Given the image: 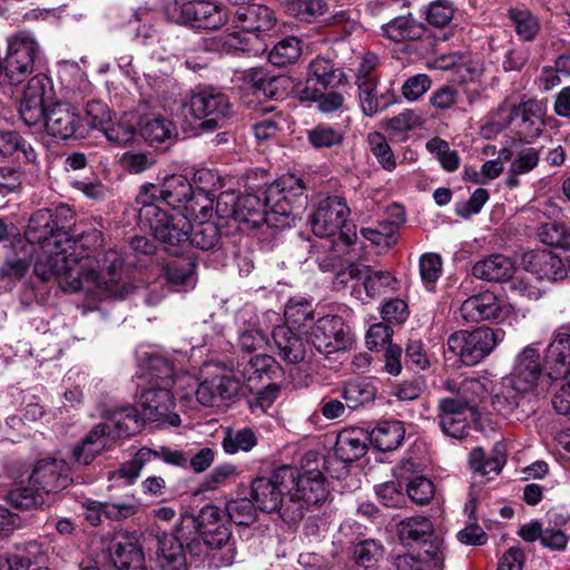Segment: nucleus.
Here are the masks:
<instances>
[{
    "instance_id": "69168bd1",
    "label": "nucleus",
    "mask_w": 570,
    "mask_h": 570,
    "mask_svg": "<svg viewBox=\"0 0 570 570\" xmlns=\"http://www.w3.org/2000/svg\"><path fill=\"white\" fill-rule=\"evenodd\" d=\"M142 549L127 537L116 539L110 547V559L115 567L120 570L126 568L127 563L134 559L135 552H141Z\"/></svg>"
},
{
    "instance_id": "9d476101",
    "label": "nucleus",
    "mask_w": 570,
    "mask_h": 570,
    "mask_svg": "<svg viewBox=\"0 0 570 570\" xmlns=\"http://www.w3.org/2000/svg\"><path fill=\"white\" fill-rule=\"evenodd\" d=\"M188 107L198 121L195 127L200 132H213L223 128L232 112L228 97L214 88H204L194 92Z\"/></svg>"
},
{
    "instance_id": "c03bdc74",
    "label": "nucleus",
    "mask_w": 570,
    "mask_h": 570,
    "mask_svg": "<svg viewBox=\"0 0 570 570\" xmlns=\"http://www.w3.org/2000/svg\"><path fill=\"white\" fill-rule=\"evenodd\" d=\"M493 454L487 456L483 449L475 448L470 453V466L482 476L490 475L491 473L498 474L505 463L502 445L495 444Z\"/></svg>"
},
{
    "instance_id": "393cba45",
    "label": "nucleus",
    "mask_w": 570,
    "mask_h": 570,
    "mask_svg": "<svg viewBox=\"0 0 570 570\" xmlns=\"http://www.w3.org/2000/svg\"><path fill=\"white\" fill-rule=\"evenodd\" d=\"M200 542H193L189 539H180L177 529L174 534L164 535L158 541L157 564L160 570H188L185 550L196 553Z\"/></svg>"
},
{
    "instance_id": "1a4fd4ad",
    "label": "nucleus",
    "mask_w": 570,
    "mask_h": 570,
    "mask_svg": "<svg viewBox=\"0 0 570 570\" xmlns=\"http://www.w3.org/2000/svg\"><path fill=\"white\" fill-rule=\"evenodd\" d=\"M40 59V46L36 38L27 31H21L8 41V51L3 65V79L10 85L21 83L35 71Z\"/></svg>"
},
{
    "instance_id": "0e129e2a",
    "label": "nucleus",
    "mask_w": 570,
    "mask_h": 570,
    "mask_svg": "<svg viewBox=\"0 0 570 570\" xmlns=\"http://www.w3.org/2000/svg\"><path fill=\"white\" fill-rule=\"evenodd\" d=\"M424 13L429 24L444 28L452 21L455 9L450 0H435L426 7Z\"/></svg>"
},
{
    "instance_id": "58836bf2",
    "label": "nucleus",
    "mask_w": 570,
    "mask_h": 570,
    "mask_svg": "<svg viewBox=\"0 0 570 570\" xmlns=\"http://www.w3.org/2000/svg\"><path fill=\"white\" fill-rule=\"evenodd\" d=\"M434 525L432 521L423 515L405 518L397 524V534L404 544L420 543L433 535Z\"/></svg>"
},
{
    "instance_id": "4be33fe9",
    "label": "nucleus",
    "mask_w": 570,
    "mask_h": 570,
    "mask_svg": "<svg viewBox=\"0 0 570 570\" xmlns=\"http://www.w3.org/2000/svg\"><path fill=\"white\" fill-rule=\"evenodd\" d=\"M276 24L272 9L263 4H247L230 12L229 26L242 32L253 33L257 38L271 31Z\"/></svg>"
},
{
    "instance_id": "2f4dec72",
    "label": "nucleus",
    "mask_w": 570,
    "mask_h": 570,
    "mask_svg": "<svg viewBox=\"0 0 570 570\" xmlns=\"http://www.w3.org/2000/svg\"><path fill=\"white\" fill-rule=\"evenodd\" d=\"M220 520H223V517L219 508L208 504L203 507L197 515H181L180 523L176 527L177 533H179L180 539L199 542L197 540V531L199 529H209V525H215Z\"/></svg>"
},
{
    "instance_id": "e433bc0d",
    "label": "nucleus",
    "mask_w": 570,
    "mask_h": 570,
    "mask_svg": "<svg viewBox=\"0 0 570 570\" xmlns=\"http://www.w3.org/2000/svg\"><path fill=\"white\" fill-rule=\"evenodd\" d=\"M368 435L361 430L338 434L334 453L342 462H354L366 453Z\"/></svg>"
},
{
    "instance_id": "c9c22d12",
    "label": "nucleus",
    "mask_w": 570,
    "mask_h": 570,
    "mask_svg": "<svg viewBox=\"0 0 570 570\" xmlns=\"http://www.w3.org/2000/svg\"><path fill=\"white\" fill-rule=\"evenodd\" d=\"M404 435L405 429L402 422L384 421L371 431L368 440L379 451L389 452L401 445Z\"/></svg>"
},
{
    "instance_id": "ddd939ff",
    "label": "nucleus",
    "mask_w": 570,
    "mask_h": 570,
    "mask_svg": "<svg viewBox=\"0 0 570 570\" xmlns=\"http://www.w3.org/2000/svg\"><path fill=\"white\" fill-rule=\"evenodd\" d=\"M193 185L186 176L170 175L159 186L150 183L140 186L136 203L145 207L159 206L158 203L163 202L176 209L193 196Z\"/></svg>"
},
{
    "instance_id": "4c0bfd02",
    "label": "nucleus",
    "mask_w": 570,
    "mask_h": 570,
    "mask_svg": "<svg viewBox=\"0 0 570 570\" xmlns=\"http://www.w3.org/2000/svg\"><path fill=\"white\" fill-rule=\"evenodd\" d=\"M196 262L191 256H183L167 262L161 273L166 282L176 291L194 283Z\"/></svg>"
},
{
    "instance_id": "a211bd4d",
    "label": "nucleus",
    "mask_w": 570,
    "mask_h": 570,
    "mask_svg": "<svg viewBox=\"0 0 570 570\" xmlns=\"http://www.w3.org/2000/svg\"><path fill=\"white\" fill-rule=\"evenodd\" d=\"M52 214L49 208L36 210L29 218L24 230V237L30 244H38L41 247V254L36 259L35 265L39 262H46L49 250H60L63 242L58 239L57 225L53 224Z\"/></svg>"
},
{
    "instance_id": "13d9d810",
    "label": "nucleus",
    "mask_w": 570,
    "mask_h": 570,
    "mask_svg": "<svg viewBox=\"0 0 570 570\" xmlns=\"http://www.w3.org/2000/svg\"><path fill=\"white\" fill-rule=\"evenodd\" d=\"M256 444L257 438L255 433L248 428L236 431L228 429L225 432V436L222 442L224 451L229 454H234L238 451L247 452L252 450Z\"/></svg>"
},
{
    "instance_id": "052dcab7",
    "label": "nucleus",
    "mask_w": 570,
    "mask_h": 570,
    "mask_svg": "<svg viewBox=\"0 0 570 570\" xmlns=\"http://www.w3.org/2000/svg\"><path fill=\"white\" fill-rule=\"evenodd\" d=\"M367 142L371 153L377 159L380 165L385 170L392 171L396 167V159L384 135L379 131L370 132L367 136Z\"/></svg>"
},
{
    "instance_id": "b1692460",
    "label": "nucleus",
    "mask_w": 570,
    "mask_h": 570,
    "mask_svg": "<svg viewBox=\"0 0 570 570\" xmlns=\"http://www.w3.org/2000/svg\"><path fill=\"white\" fill-rule=\"evenodd\" d=\"M520 264L539 279L557 282L568 276L566 263L551 250L534 249L523 253Z\"/></svg>"
},
{
    "instance_id": "de8ad7c7",
    "label": "nucleus",
    "mask_w": 570,
    "mask_h": 570,
    "mask_svg": "<svg viewBox=\"0 0 570 570\" xmlns=\"http://www.w3.org/2000/svg\"><path fill=\"white\" fill-rule=\"evenodd\" d=\"M242 80L246 89L253 90L254 94L262 92L265 97L273 98L274 89L281 81L278 77H271L263 68H253L244 71Z\"/></svg>"
},
{
    "instance_id": "37998d69",
    "label": "nucleus",
    "mask_w": 570,
    "mask_h": 570,
    "mask_svg": "<svg viewBox=\"0 0 570 570\" xmlns=\"http://www.w3.org/2000/svg\"><path fill=\"white\" fill-rule=\"evenodd\" d=\"M220 232L217 223L212 220L191 223V228L188 233L189 247L210 250L218 244Z\"/></svg>"
},
{
    "instance_id": "c85d7f7f",
    "label": "nucleus",
    "mask_w": 570,
    "mask_h": 570,
    "mask_svg": "<svg viewBox=\"0 0 570 570\" xmlns=\"http://www.w3.org/2000/svg\"><path fill=\"white\" fill-rule=\"evenodd\" d=\"M459 312L465 322L478 323L498 318L501 313V305L493 293L484 292L466 298Z\"/></svg>"
},
{
    "instance_id": "6ab92c4d",
    "label": "nucleus",
    "mask_w": 570,
    "mask_h": 570,
    "mask_svg": "<svg viewBox=\"0 0 570 570\" xmlns=\"http://www.w3.org/2000/svg\"><path fill=\"white\" fill-rule=\"evenodd\" d=\"M238 222L252 228L258 227L263 223L283 228L275 208H272V200H267V187L257 193L238 196Z\"/></svg>"
},
{
    "instance_id": "aec40b11",
    "label": "nucleus",
    "mask_w": 570,
    "mask_h": 570,
    "mask_svg": "<svg viewBox=\"0 0 570 570\" xmlns=\"http://www.w3.org/2000/svg\"><path fill=\"white\" fill-rule=\"evenodd\" d=\"M346 82L343 69L333 60L318 56L309 62L305 86L299 90V98L315 97V90L336 88Z\"/></svg>"
},
{
    "instance_id": "bb28decb",
    "label": "nucleus",
    "mask_w": 570,
    "mask_h": 570,
    "mask_svg": "<svg viewBox=\"0 0 570 570\" xmlns=\"http://www.w3.org/2000/svg\"><path fill=\"white\" fill-rule=\"evenodd\" d=\"M510 121L515 124L520 140H530L541 135L544 128L543 112L539 102L529 100L514 106L510 112Z\"/></svg>"
},
{
    "instance_id": "7c9ffc66",
    "label": "nucleus",
    "mask_w": 570,
    "mask_h": 570,
    "mask_svg": "<svg viewBox=\"0 0 570 570\" xmlns=\"http://www.w3.org/2000/svg\"><path fill=\"white\" fill-rule=\"evenodd\" d=\"M515 271L514 262L502 254H493L478 261L472 267V274L487 282L509 281Z\"/></svg>"
},
{
    "instance_id": "7ed1b4c3",
    "label": "nucleus",
    "mask_w": 570,
    "mask_h": 570,
    "mask_svg": "<svg viewBox=\"0 0 570 570\" xmlns=\"http://www.w3.org/2000/svg\"><path fill=\"white\" fill-rule=\"evenodd\" d=\"M441 389L451 395L438 401L439 426L445 435L462 440L471 430L468 412H473L487 399V384L476 377L448 379Z\"/></svg>"
},
{
    "instance_id": "bf43d9fd",
    "label": "nucleus",
    "mask_w": 570,
    "mask_h": 570,
    "mask_svg": "<svg viewBox=\"0 0 570 570\" xmlns=\"http://www.w3.org/2000/svg\"><path fill=\"white\" fill-rule=\"evenodd\" d=\"M307 140L315 148H331L343 142L344 131L337 127L320 124L308 130Z\"/></svg>"
},
{
    "instance_id": "9b49d317",
    "label": "nucleus",
    "mask_w": 570,
    "mask_h": 570,
    "mask_svg": "<svg viewBox=\"0 0 570 570\" xmlns=\"http://www.w3.org/2000/svg\"><path fill=\"white\" fill-rule=\"evenodd\" d=\"M350 214V208L344 198L331 196L321 200L317 208L311 214L309 222L313 233L318 237L334 236L340 232L338 238L347 246L355 243L357 236L355 232H343L342 227Z\"/></svg>"
},
{
    "instance_id": "603ef678",
    "label": "nucleus",
    "mask_w": 570,
    "mask_h": 570,
    "mask_svg": "<svg viewBox=\"0 0 570 570\" xmlns=\"http://www.w3.org/2000/svg\"><path fill=\"white\" fill-rule=\"evenodd\" d=\"M8 502L16 509L30 510L43 504L45 499L42 492L36 487L30 484L20 485L10 490L7 494Z\"/></svg>"
},
{
    "instance_id": "39448f33",
    "label": "nucleus",
    "mask_w": 570,
    "mask_h": 570,
    "mask_svg": "<svg viewBox=\"0 0 570 570\" xmlns=\"http://www.w3.org/2000/svg\"><path fill=\"white\" fill-rule=\"evenodd\" d=\"M327 495L328 489L320 470L299 473L294 469V481L291 482L283 520L288 523L301 521L309 507L323 503Z\"/></svg>"
},
{
    "instance_id": "774afa93",
    "label": "nucleus",
    "mask_w": 570,
    "mask_h": 570,
    "mask_svg": "<svg viewBox=\"0 0 570 570\" xmlns=\"http://www.w3.org/2000/svg\"><path fill=\"white\" fill-rule=\"evenodd\" d=\"M202 537L204 543L213 549H220L228 546L232 538V529L223 520L209 525V529H199L197 537Z\"/></svg>"
},
{
    "instance_id": "8fccbe9b",
    "label": "nucleus",
    "mask_w": 570,
    "mask_h": 570,
    "mask_svg": "<svg viewBox=\"0 0 570 570\" xmlns=\"http://www.w3.org/2000/svg\"><path fill=\"white\" fill-rule=\"evenodd\" d=\"M111 417L112 411L105 415V421L102 423L95 425L89 431L82 440L83 444H87L101 453V451L107 446L108 441L117 438H127L128 435H120L117 433Z\"/></svg>"
},
{
    "instance_id": "0eeeda50",
    "label": "nucleus",
    "mask_w": 570,
    "mask_h": 570,
    "mask_svg": "<svg viewBox=\"0 0 570 570\" xmlns=\"http://www.w3.org/2000/svg\"><path fill=\"white\" fill-rule=\"evenodd\" d=\"M503 333L490 327L456 331L448 338V347L468 366L476 365L492 353Z\"/></svg>"
},
{
    "instance_id": "e2e57ef3",
    "label": "nucleus",
    "mask_w": 570,
    "mask_h": 570,
    "mask_svg": "<svg viewBox=\"0 0 570 570\" xmlns=\"http://www.w3.org/2000/svg\"><path fill=\"white\" fill-rule=\"evenodd\" d=\"M203 24L205 30H217L229 24L230 12L222 3L203 0Z\"/></svg>"
},
{
    "instance_id": "f03ea898",
    "label": "nucleus",
    "mask_w": 570,
    "mask_h": 570,
    "mask_svg": "<svg viewBox=\"0 0 570 570\" xmlns=\"http://www.w3.org/2000/svg\"><path fill=\"white\" fill-rule=\"evenodd\" d=\"M160 383L155 382L140 394L138 406H122L112 410L111 421L120 435L136 434L144 423L164 421L173 426L180 424V417L173 412L175 399L173 385V367L164 362Z\"/></svg>"
},
{
    "instance_id": "3c124183",
    "label": "nucleus",
    "mask_w": 570,
    "mask_h": 570,
    "mask_svg": "<svg viewBox=\"0 0 570 570\" xmlns=\"http://www.w3.org/2000/svg\"><path fill=\"white\" fill-rule=\"evenodd\" d=\"M291 16L304 22H314L327 13L325 0H293L287 6Z\"/></svg>"
},
{
    "instance_id": "2eb2a0df",
    "label": "nucleus",
    "mask_w": 570,
    "mask_h": 570,
    "mask_svg": "<svg viewBox=\"0 0 570 570\" xmlns=\"http://www.w3.org/2000/svg\"><path fill=\"white\" fill-rule=\"evenodd\" d=\"M505 377L537 399L547 390L548 381L542 372L540 353L532 346L524 347L517 355L512 372Z\"/></svg>"
},
{
    "instance_id": "f8f14e48",
    "label": "nucleus",
    "mask_w": 570,
    "mask_h": 570,
    "mask_svg": "<svg viewBox=\"0 0 570 570\" xmlns=\"http://www.w3.org/2000/svg\"><path fill=\"white\" fill-rule=\"evenodd\" d=\"M492 393L493 409L504 417L523 421L535 412L538 399L505 376Z\"/></svg>"
},
{
    "instance_id": "f704fd0d",
    "label": "nucleus",
    "mask_w": 570,
    "mask_h": 570,
    "mask_svg": "<svg viewBox=\"0 0 570 570\" xmlns=\"http://www.w3.org/2000/svg\"><path fill=\"white\" fill-rule=\"evenodd\" d=\"M141 137L151 146L170 141L177 135L175 125L160 115H147L139 122Z\"/></svg>"
},
{
    "instance_id": "5fc2aeb1",
    "label": "nucleus",
    "mask_w": 570,
    "mask_h": 570,
    "mask_svg": "<svg viewBox=\"0 0 570 570\" xmlns=\"http://www.w3.org/2000/svg\"><path fill=\"white\" fill-rule=\"evenodd\" d=\"M314 316L312 303L304 297L291 298L284 308L285 326L302 327L308 320Z\"/></svg>"
},
{
    "instance_id": "412c9836",
    "label": "nucleus",
    "mask_w": 570,
    "mask_h": 570,
    "mask_svg": "<svg viewBox=\"0 0 570 570\" xmlns=\"http://www.w3.org/2000/svg\"><path fill=\"white\" fill-rule=\"evenodd\" d=\"M29 482L36 485L42 494L58 493L68 488L72 479L69 473V465L63 460L46 459L40 460L33 466Z\"/></svg>"
},
{
    "instance_id": "a878e982",
    "label": "nucleus",
    "mask_w": 570,
    "mask_h": 570,
    "mask_svg": "<svg viewBox=\"0 0 570 570\" xmlns=\"http://www.w3.org/2000/svg\"><path fill=\"white\" fill-rule=\"evenodd\" d=\"M159 459L167 464L176 466H186L188 464V455L181 451L171 450L166 446H159V449L144 446L136 452L131 460L121 465L119 473L121 476L132 481L138 478L147 463Z\"/></svg>"
},
{
    "instance_id": "473e14b6",
    "label": "nucleus",
    "mask_w": 570,
    "mask_h": 570,
    "mask_svg": "<svg viewBox=\"0 0 570 570\" xmlns=\"http://www.w3.org/2000/svg\"><path fill=\"white\" fill-rule=\"evenodd\" d=\"M203 8V0L184 2L179 0H167L164 12L167 19L173 22L204 29Z\"/></svg>"
},
{
    "instance_id": "680f3d73",
    "label": "nucleus",
    "mask_w": 570,
    "mask_h": 570,
    "mask_svg": "<svg viewBox=\"0 0 570 570\" xmlns=\"http://www.w3.org/2000/svg\"><path fill=\"white\" fill-rule=\"evenodd\" d=\"M366 273L362 277L363 286L368 297H374L384 293L387 287H393L395 277L387 271H374L366 265Z\"/></svg>"
},
{
    "instance_id": "6e6552de",
    "label": "nucleus",
    "mask_w": 570,
    "mask_h": 570,
    "mask_svg": "<svg viewBox=\"0 0 570 570\" xmlns=\"http://www.w3.org/2000/svg\"><path fill=\"white\" fill-rule=\"evenodd\" d=\"M294 481V468L284 465L269 476H259L252 482L250 497L258 510L266 513L278 512L283 519L291 482Z\"/></svg>"
},
{
    "instance_id": "ea45409f",
    "label": "nucleus",
    "mask_w": 570,
    "mask_h": 570,
    "mask_svg": "<svg viewBox=\"0 0 570 570\" xmlns=\"http://www.w3.org/2000/svg\"><path fill=\"white\" fill-rule=\"evenodd\" d=\"M395 209L399 212V222L384 220L380 222L376 228L363 227L361 228V235L376 246L392 247L397 240L400 224L404 222L402 208L395 206Z\"/></svg>"
},
{
    "instance_id": "49530a36",
    "label": "nucleus",
    "mask_w": 570,
    "mask_h": 570,
    "mask_svg": "<svg viewBox=\"0 0 570 570\" xmlns=\"http://www.w3.org/2000/svg\"><path fill=\"white\" fill-rule=\"evenodd\" d=\"M302 42L296 37L279 40L268 53V61L277 67L295 63L302 55Z\"/></svg>"
},
{
    "instance_id": "cd10ccee",
    "label": "nucleus",
    "mask_w": 570,
    "mask_h": 570,
    "mask_svg": "<svg viewBox=\"0 0 570 570\" xmlns=\"http://www.w3.org/2000/svg\"><path fill=\"white\" fill-rule=\"evenodd\" d=\"M272 337L281 360L288 364H297L306 358L309 342H305L285 325H273Z\"/></svg>"
},
{
    "instance_id": "72a5a7b5",
    "label": "nucleus",
    "mask_w": 570,
    "mask_h": 570,
    "mask_svg": "<svg viewBox=\"0 0 570 570\" xmlns=\"http://www.w3.org/2000/svg\"><path fill=\"white\" fill-rule=\"evenodd\" d=\"M382 35L394 42H405L420 39L426 31L423 23L411 14L399 16L382 26Z\"/></svg>"
},
{
    "instance_id": "6e6d98bb",
    "label": "nucleus",
    "mask_w": 570,
    "mask_h": 570,
    "mask_svg": "<svg viewBox=\"0 0 570 570\" xmlns=\"http://www.w3.org/2000/svg\"><path fill=\"white\" fill-rule=\"evenodd\" d=\"M264 111L267 114L266 117L253 126L255 137L259 140L274 137L288 125L287 117L281 111L276 112L274 107L265 108Z\"/></svg>"
},
{
    "instance_id": "5701e85b",
    "label": "nucleus",
    "mask_w": 570,
    "mask_h": 570,
    "mask_svg": "<svg viewBox=\"0 0 570 570\" xmlns=\"http://www.w3.org/2000/svg\"><path fill=\"white\" fill-rule=\"evenodd\" d=\"M242 390L240 381L232 374L222 373L205 379L196 390L197 401L205 406L219 405L223 401H232Z\"/></svg>"
},
{
    "instance_id": "79ce46f5",
    "label": "nucleus",
    "mask_w": 570,
    "mask_h": 570,
    "mask_svg": "<svg viewBox=\"0 0 570 570\" xmlns=\"http://www.w3.org/2000/svg\"><path fill=\"white\" fill-rule=\"evenodd\" d=\"M385 548L380 540L364 539L353 547V560L358 568L374 569L383 560Z\"/></svg>"
},
{
    "instance_id": "4d7b16f0",
    "label": "nucleus",
    "mask_w": 570,
    "mask_h": 570,
    "mask_svg": "<svg viewBox=\"0 0 570 570\" xmlns=\"http://www.w3.org/2000/svg\"><path fill=\"white\" fill-rule=\"evenodd\" d=\"M225 510L229 520L234 523L249 525L255 522L258 508L250 499L239 498L228 501Z\"/></svg>"
},
{
    "instance_id": "20e7f679",
    "label": "nucleus",
    "mask_w": 570,
    "mask_h": 570,
    "mask_svg": "<svg viewBox=\"0 0 570 570\" xmlns=\"http://www.w3.org/2000/svg\"><path fill=\"white\" fill-rule=\"evenodd\" d=\"M140 223L148 225L154 237L171 256H181L188 248V233L191 223L180 213H168L160 206L139 207Z\"/></svg>"
},
{
    "instance_id": "4468645a",
    "label": "nucleus",
    "mask_w": 570,
    "mask_h": 570,
    "mask_svg": "<svg viewBox=\"0 0 570 570\" xmlns=\"http://www.w3.org/2000/svg\"><path fill=\"white\" fill-rule=\"evenodd\" d=\"M308 342L322 354L347 350L353 337L344 320L337 315H326L317 320L308 333Z\"/></svg>"
},
{
    "instance_id": "338daca9",
    "label": "nucleus",
    "mask_w": 570,
    "mask_h": 570,
    "mask_svg": "<svg viewBox=\"0 0 570 570\" xmlns=\"http://www.w3.org/2000/svg\"><path fill=\"white\" fill-rule=\"evenodd\" d=\"M541 149L531 146H521L515 151L514 158L510 165V171L513 174H529L539 164Z\"/></svg>"
},
{
    "instance_id": "a19ab883",
    "label": "nucleus",
    "mask_w": 570,
    "mask_h": 570,
    "mask_svg": "<svg viewBox=\"0 0 570 570\" xmlns=\"http://www.w3.org/2000/svg\"><path fill=\"white\" fill-rule=\"evenodd\" d=\"M356 85L364 115L372 117L391 105V100L385 99V95H377V79H361Z\"/></svg>"
},
{
    "instance_id": "f257e3e1",
    "label": "nucleus",
    "mask_w": 570,
    "mask_h": 570,
    "mask_svg": "<svg viewBox=\"0 0 570 570\" xmlns=\"http://www.w3.org/2000/svg\"><path fill=\"white\" fill-rule=\"evenodd\" d=\"M69 272L55 273L59 276L61 288L70 293H83L85 298L95 306L107 297L124 298L132 291L129 283L122 255L114 249L99 253L96 257L87 256L73 275Z\"/></svg>"
},
{
    "instance_id": "f3484780",
    "label": "nucleus",
    "mask_w": 570,
    "mask_h": 570,
    "mask_svg": "<svg viewBox=\"0 0 570 570\" xmlns=\"http://www.w3.org/2000/svg\"><path fill=\"white\" fill-rule=\"evenodd\" d=\"M43 128L49 136L61 140L83 137L86 131L78 108L62 101L47 107Z\"/></svg>"
},
{
    "instance_id": "c756f323",
    "label": "nucleus",
    "mask_w": 570,
    "mask_h": 570,
    "mask_svg": "<svg viewBox=\"0 0 570 570\" xmlns=\"http://www.w3.org/2000/svg\"><path fill=\"white\" fill-rule=\"evenodd\" d=\"M546 361L550 368L549 380H558L569 372L570 366V335L568 333H553V338L547 347Z\"/></svg>"
},
{
    "instance_id": "09e8293b",
    "label": "nucleus",
    "mask_w": 570,
    "mask_h": 570,
    "mask_svg": "<svg viewBox=\"0 0 570 570\" xmlns=\"http://www.w3.org/2000/svg\"><path fill=\"white\" fill-rule=\"evenodd\" d=\"M538 237L548 246L570 249V224L558 220L541 224Z\"/></svg>"
},
{
    "instance_id": "864d4df0",
    "label": "nucleus",
    "mask_w": 570,
    "mask_h": 570,
    "mask_svg": "<svg viewBox=\"0 0 570 570\" xmlns=\"http://www.w3.org/2000/svg\"><path fill=\"white\" fill-rule=\"evenodd\" d=\"M509 17L515 33L524 41H532L540 31V22L528 9L512 8Z\"/></svg>"
},
{
    "instance_id": "a18cd8bd",
    "label": "nucleus",
    "mask_w": 570,
    "mask_h": 570,
    "mask_svg": "<svg viewBox=\"0 0 570 570\" xmlns=\"http://www.w3.org/2000/svg\"><path fill=\"white\" fill-rule=\"evenodd\" d=\"M376 395L375 387L363 380H354L347 382L342 390V397L346 402V406L355 410L360 406L374 401Z\"/></svg>"
},
{
    "instance_id": "dca6fc26",
    "label": "nucleus",
    "mask_w": 570,
    "mask_h": 570,
    "mask_svg": "<svg viewBox=\"0 0 570 570\" xmlns=\"http://www.w3.org/2000/svg\"><path fill=\"white\" fill-rule=\"evenodd\" d=\"M304 197V185L294 175H285L267 186V200H272V208L281 219L282 227L294 225L293 204L301 203Z\"/></svg>"
},
{
    "instance_id": "423d86ee",
    "label": "nucleus",
    "mask_w": 570,
    "mask_h": 570,
    "mask_svg": "<svg viewBox=\"0 0 570 570\" xmlns=\"http://www.w3.org/2000/svg\"><path fill=\"white\" fill-rule=\"evenodd\" d=\"M52 214L53 224L57 225L58 239L63 242L60 250H49L47 261L35 265V273L43 281H48L55 273H66L71 271L78 263V256L69 254L72 246V237L69 236L67 228L73 219V210L65 204L55 208H49Z\"/></svg>"
}]
</instances>
